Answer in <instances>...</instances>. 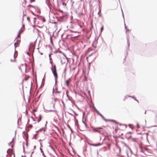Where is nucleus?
<instances>
[{
    "label": "nucleus",
    "mask_w": 157,
    "mask_h": 157,
    "mask_svg": "<svg viewBox=\"0 0 157 157\" xmlns=\"http://www.w3.org/2000/svg\"><path fill=\"white\" fill-rule=\"evenodd\" d=\"M63 4L64 5H66V4H64V3H63Z\"/></svg>",
    "instance_id": "27"
},
{
    "label": "nucleus",
    "mask_w": 157,
    "mask_h": 157,
    "mask_svg": "<svg viewBox=\"0 0 157 157\" xmlns=\"http://www.w3.org/2000/svg\"><path fill=\"white\" fill-rule=\"evenodd\" d=\"M30 2H34L35 1V0H30Z\"/></svg>",
    "instance_id": "21"
},
{
    "label": "nucleus",
    "mask_w": 157,
    "mask_h": 157,
    "mask_svg": "<svg viewBox=\"0 0 157 157\" xmlns=\"http://www.w3.org/2000/svg\"><path fill=\"white\" fill-rule=\"evenodd\" d=\"M20 34H21V33H20V32H19V33H18V37H20Z\"/></svg>",
    "instance_id": "19"
},
{
    "label": "nucleus",
    "mask_w": 157,
    "mask_h": 157,
    "mask_svg": "<svg viewBox=\"0 0 157 157\" xmlns=\"http://www.w3.org/2000/svg\"><path fill=\"white\" fill-rule=\"evenodd\" d=\"M51 63H52V62H50Z\"/></svg>",
    "instance_id": "30"
},
{
    "label": "nucleus",
    "mask_w": 157,
    "mask_h": 157,
    "mask_svg": "<svg viewBox=\"0 0 157 157\" xmlns=\"http://www.w3.org/2000/svg\"><path fill=\"white\" fill-rule=\"evenodd\" d=\"M126 127V126L124 125L118 124L115 128V133L119 136H121L124 132Z\"/></svg>",
    "instance_id": "1"
},
{
    "label": "nucleus",
    "mask_w": 157,
    "mask_h": 157,
    "mask_svg": "<svg viewBox=\"0 0 157 157\" xmlns=\"http://www.w3.org/2000/svg\"><path fill=\"white\" fill-rule=\"evenodd\" d=\"M66 84L67 86H69V81L68 80H67L66 81Z\"/></svg>",
    "instance_id": "12"
},
{
    "label": "nucleus",
    "mask_w": 157,
    "mask_h": 157,
    "mask_svg": "<svg viewBox=\"0 0 157 157\" xmlns=\"http://www.w3.org/2000/svg\"><path fill=\"white\" fill-rule=\"evenodd\" d=\"M7 152L8 154H11L13 152V150L12 149H9L7 151Z\"/></svg>",
    "instance_id": "7"
},
{
    "label": "nucleus",
    "mask_w": 157,
    "mask_h": 157,
    "mask_svg": "<svg viewBox=\"0 0 157 157\" xmlns=\"http://www.w3.org/2000/svg\"><path fill=\"white\" fill-rule=\"evenodd\" d=\"M52 73L55 77V80L56 81L57 80L58 78V75L57 73V72L56 71L54 72H53Z\"/></svg>",
    "instance_id": "3"
},
{
    "label": "nucleus",
    "mask_w": 157,
    "mask_h": 157,
    "mask_svg": "<svg viewBox=\"0 0 157 157\" xmlns=\"http://www.w3.org/2000/svg\"><path fill=\"white\" fill-rule=\"evenodd\" d=\"M25 80H27V78H25Z\"/></svg>",
    "instance_id": "26"
},
{
    "label": "nucleus",
    "mask_w": 157,
    "mask_h": 157,
    "mask_svg": "<svg viewBox=\"0 0 157 157\" xmlns=\"http://www.w3.org/2000/svg\"><path fill=\"white\" fill-rule=\"evenodd\" d=\"M101 128H101L99 127V128H95L94 129V130L95 131H97V129H101Z\"/></svg>",
    "instance_id": "13"
},
{
    "label": "nucleus",
    "mask_w": 157,
    "mask_h": 157,
    "mask_svg": "<svg viewBox=\"0 0 157 157\" xmlns=\"http://www.w3.org/2000/svg\"><path fill=\"white\" fill-rule=\"evenodd\" d=\"M52 67L51 68V70L52 72L56 71V66L55 65L53 67L52 65Z\"/></svg>",
    "instance_id": "4"
},
{
    "label": "nucleus",
    "mask_w": 157,
    "mask_h": 157,
    "mask_svg": "<svg viewBox=\"0 0 157 157\" xmlns=\"http://www.w3.org/2000/svg\"><path fill=\"white\" fill-rule=\"evenodd\" d=\"M25 80H27V78H25Z\"/></svg>",
    "instance_id": "25"
},
{
    "label": "nucleus",
    "mask_w": 157,
    "mask_h": 157,
    "mask_svg": "<svg viewBox=\"0 0 157 157\" xmlns=\"http://www.w3.org/2000/svg\"><path fill=\"white\" fill-rule=\"evenodd\" d=\"M22 157H26L25 156H22Z\"/></svg>",
    "instance_id": "29"
},
{
    "label": "nucleus",
    "mask_w": 157,
    "mask_h": 157,
    "mask_svg": "<svg viewBox=\"0 0 157 157\" xmlns=\"http://www.w3.org/2000/svg\"><path fill=\"white\" fill-rule=\"evenodd\" d=\"M155 116L156 117H157V112L155 113Z\"/></svg>",
    "instance_id": "20"
},
{
    "label": "nucleus",
    "mask_w": 157,
    "mask_h": 157,
    "mask_svg": "<svg viewBox=\"0 0 157 157\" xmlns=\"http://www.w3.org/2000/svg\"><path fill=\"white\" fill-rule=\"evenodd\" d=\"M13 139L12 141L11 142H10V143L9 144V146H11V147L12 148L13 146Z\"/></svg>",
    "instance_id": "6"
},
{
    "label": "nucleus",
    "mask_w": 157,
    "mask_h": 157,
    "mask_svg": "<svg viewBox=\"0 0 157 157\" xmlns=\"http://www.w3.org/2000/svg\"><path fill=\"white\" fill-rule=\"evenodd\" d=\"M97 113L99 115V114H100V113L98 112H97Z\"/></svg>",
    "instance_id": "24"
},
{
    "label": "nucleus",
    "mask_w": 157,
    "mask_h": 157,
    "mask_svg": "<svg viewBox=\"0 0 157 157\" xmlns=\"http://www.w3.org/2000/svg\"><path fill=\"white\" fill-rule=\"evenodd\" d=\"M101 31H102L103 30V26H102L101 28Z\"/></svg>",
    "instance_id": "16"
},
{
    "label": "nucleus",
    "mask_w": 157,
    "mask_h": 157,
    "mask_svg": "<svg viewBox=\"0 0 157 157\" xmlns=\"http://www.w3.org/2000/svg\"><path fill=\"white\" fill-rule=\"evenodd\" d=\"M136 127L138 128H140L139 125V124L138 123H136Z\"/></svg>",
    "instance_id": "14"
},
{
    "label": "nucleus",
    "mask_w": 157,
    "mask_h": 157,
    "mask_svg": "<svg viewBox=\"0 0 157 157\" xmlns=\"http://www.w3.org/2000/svg\"><path fill=\"white\" fill-rule=\"evenodd\" d=\"M41 119V117L40 115H39L38 117V118L37 119V122H39Z\"/></svg>",
    "instance_id": "11"
},
{
    "label": "nucleus",
    "mask_w": 157,
    "mask_h": 157,
    "mask_svg": "<svg viewBox=\"0 0 157 157\" xmlns=\"http://www.w3.org/2000/svg\"><path fill=\"white\" fill-rule=\"evenodd\" d=\"M19 41L18 40H17V41H16V42H15V43H14V47L15 48H17V47L18 46V45L19 44Z\"/></svg>",
    "instance_id": "5"
},
{
    "label": "nucleus",
    "mask_w": 157,
    "mask_h": 157,
    "mask_svg": "<svg viewBox=\"0 0 157 157\" xmlns=\"http://www.w3.org/2000/svg\"><path fill=\"white\" fill-rule=\"evenodd\" d=\"M75 69V67H74V68H73L72 69V70L74 71V70Z\"/></svg>",
    "instance_id": "22"
},
{
    "label": "nucleus",
    "mask_w": 157,
    "mask_h": 157,
    "mask_svg": "<svg viewBox=\"0 0 157 157\" xmlns=\"http://www.w3.org/2000/svg\"><path fill=\"white\" fill-rule=\"evenodd\" d=\"M99 115L103 118H104V117L102 116V115H101V114H99Z\"/></svg>",
    "instance_id": "18"
},
{
    "label": "nucleus",
    "mask_w": 157,
    "mask_h": 157,
    "mask_svg": "<svg viewBox=\"0 0 157 157\" xmlns=\"http://www.w3.org/2000/svg\"><path fill=\"white\" fill-rule=\"evenodd\" d=\"M125 99H126V98H125H125H124V100H123L124 101L125 100Z\"/></svg>",
    "instance_id": "23"
},
{
    "label": "nucleus",
    "mask_w": 157,
    "mask_h": 157,
    "mask_svg": "<svg viewBox=\"0 0 157 157\" xmlns=\"http://www.w3.org/2000/svg\"><path fill=\"white\" fill-rule=\"evenodd\" d=\"M63 4L64 5H66V4H64V3H63Z\"/></svg>",
    "instance_id": "28"
},
{
    "label": "nucleus",
    "mask_w": 157,
    "mask_h": 157,
    "mask_svg": "<svg viewBox=\"0 0 157 157\" xmlns=\"http://www.w3.org/2000/svg\"><path fill=\"white\" fill-rule=\"evenodd\" d=\"M105 121H111L115 123H116V121L114 120H105Z\"/></svg>",
    "instance_id": "8"
},
{
    "label": "nucleus",
    "mask_w": 157,
    "mask_h": 157,
    "mask_svg": "<svg viewBox=\"0 0 157 157\" xmlns=\"http://www.w3.org/2000/svg\"><path fill=\"white\" fill-rule=\"evenodd\" d=\"M15 54H14V56L13 57L12 56V58H11L10 59V60L11 61H15Z\"/></svg>",
    "instance_id": "9"
},
{
    "label": "nucleus",
    "mask_w": 157,
    "mask_h": 157,
    "mask_svg": "<svg viewBox=\"0 0 157 157\" xmlns=\"http://www.w3.org/2000/svg\"><path fill=\"white\" fill-rule=\"evenodd\" d=\"M101 144H100V143H99L98 144H92V145L93 146H99V145H100Z\"/></svg>",
    "instance_id": "10"
},
{
    "label": "nucleus",
    "mask_w": 157,
    "mask_h": 157,
    "mask_svg": "<svg viewBox=\"0 0 157 157\" xmlns=\"http://www.w3.org/2000/svg\"><path fill=\"white\" fill-rule=\"evenodd\" d=\"M59 103V101L57 99H52L48 105L49 111H54L55 106L58 104Z\"/></svg>",
    "instance_id": "2"
},
{
    "label": "nucleus",
    "mask_w": 157,
    "mask_h": 157,
    "mask_svg": "<svg viewBox=\"0 0 157 157\" xmlns=\"http://www.w3.org/2000/svg\"><path fill=\"white\" fill-rule=\"evenodd\" d=\"M99 115L103 118H104V117L102 116V115H101V114H99Z\"/></svg>",
    "instance_id": "17"
},
{
    "label": "nucleus",
    "mask_w": 157,
    "mask_h": 157,
    "mask_svg": "<svg viewBox=\"0 0 157 157\" xmlns=\"http://www.w3.org/2000/svg\"><path fill=\"white\" fill-rule=\"evenodd\" d=\"M27 20H28L29 21H30V18H29V17H27Z\"/></svg>",
    "instance_id": "15"
}]
</instances>
